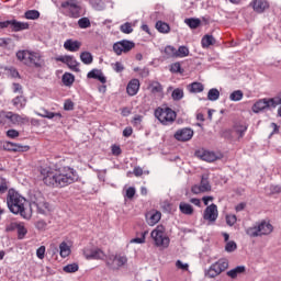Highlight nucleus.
Wrapping results in <instances>:
<instances>
[{"label":"nucleus","instance_id":"obj_1","mask_svg":"<svg viewBox=\"0 0 281 281\" xmlns=\"http://www.w3.org/2000/svg\"><path fill=\"white\" fill-rule=\"evenodd\" d=\"M41 177L45 186L49 188H67V186H71V183H76L78 180V173L69 167L61 169H54L52 167L42 168Z\"/></svg>","mask_w":281,"mask_h":281},{"label":"nucleus","instance_id":"obj_2","mask_svg":"<svg viewBox=\"0 0 281 281\" xmlns=\"http://www.w3.org/2000/svg\"><path fill=\"white\" fill-rule=\"evenodd\" d=\"M25 203H27V200L20 195L14 189L8 191L7 205L10 212H12V214H20L22 218L30 221L32 218V211L25 209Z\"/></svg>","mask_w":281,"mask_h":281},{"label":"nucleus","instance_id":"obj_3","mask_svg":"<svg viewBox=\"0 0 281 281\" xmlns=\"http://www.w3.org/2000/svg\"><path fill=\"white\" fill-rule=\"evenodd\" d=\"M16 58L29 67H35L36 69L45 67V59H43V54H41V52L19 50L16 53Z\"/></svg>","mask_w":281,"mask_h":281},{"label":"nucleus","instance_id":"obj_4","mask_svg":"<svg viewBox=\"0 0 281 281\" xmlns=\"http://www.w3.org/2000/svg\"><path fill=\"white\" fill-rule=\"evenodd\" d=\"M273 232V225L267 221L256 223L254 226L246 228V234L249 238H260L269 236Z\"/></svg>","mask_w":281,"mask_h":281},{"label":"nucleus","instance_id":"obj_5","mask_svg":"<svg viewBox=\"0 0 281 281\" xmlns=\"http://www.w3.org/2000/svg\"><path fill=\"white\" fill-rule=\"evenodd\" d=\"M156 247L168 249L170 246V237L166 235V227L158 225L150 234Z\"/></svg>","mask_w":281,"mask_h":281},{"label":"nucleus","instance_id":"obj_6","mask_svg":"<svg viewBox=\"0 0 281 281\" xmlns=\"http://www.w3.org/2000/svg\"><path fill=\"white\" fill-rule=\"evenodd\" d=\"M155 117H157V120H159L161 124H164L165 126H168L172 124L175 120H177V113L172 111V109L170 108H166V109L158 108L155 111Z\"/></svg>","mask_w":281,"mask_h":281},{"label":"nucleus","instance_id":"obj_7","mask_svg":"<svg viewBox=\"0 0 281 281\" xmlns=\"http://www.w3.org/2000/svg\"><path fill=\"white\" fill-rule=\"evenodd\" d=\"M63 10L66 11L67 16L70 19H79L82 7L78 0H66L61 2Z\"/></svg>","mask_w":281,"mask_h":281},{"label":"nucleus","instance_id":"obj_8","mask_svg":"<svg viewBox=\"0 0 281 281\" xmlns=\"http://www.w3.org/2000/svg\"><path fill=\"white\" fill-rule=\"evenodd\" d=\"M125 265H128V257H126V255L116 254L110 256L106 259V266L113 271H119V269H123Z\"/></svg>","mask_w":281,"mask_h":281},{"label":"nucleus","instance_id":"obj_9","mask_svg":"<svg viewBox=\"0 0 281 281\" xmlns=\"http://www.w3.org/2000/svg\"><path fill=\"white\" fill-rule=\"evenodd\" d=\"M212 184L210 183V176L203 175L200 184H194L191 188L193 194H203L204 192H211Z\"/></svg>","mask_w":281,"mask_h":281},{"label":"nucleus","instance_id":"obj_10","mask_svg":"<svg viewBox=\"0 0 281 281\" xmlns=\"http://www.w3.org/2000/svg\"><path fill=\"white\" fill-rule=\"evenodd\" d=\"M133 47H135V43L128 40H123L114 43L113 52L116 54V56H122V54H128Z\"/></svg>","mask_w":281,"mask_h":281},{"label":"nucleus","instance_id":"obj_11","mask_svg":"<svg viewBox=\"0 0 281 281\" xmlns=\"http://www.w3.org/2000/svg\"><path fill=\"white\" fill-rule=\"evenodd\" d=\"M83 256L87 260H104V251L100 248H85Z\"/></svg>","mask_w":281,"mask_h":281},{"label":"nucleus","instance_id":"obj_12","mask_svg":"<svg viewBox=\"0 0 281 281\" xmlns=\"http://www.w3.org/2000/svg\"><path fill=\"white\" fill-rule=\"evenodd\" d=\"M173 137L177 142H190L194 137V131L190 127H183L178 130Z\"/></svg>","mask_w":281,"mask_h":281},{"label":"nucleus","instance_id":"obj_13","mask_svg":"<svg viewBox=\"0 0 281 281\" xmlns=\"http://www.w3.org/2000/svg\"><path fill=\"white\" fill-rule=\"evenodd\" d=\"M204 221H209V223H216V218H218V206L216 204L209 205L203 213Z\"/></svg>","mask_w":281,"mask_h":281},{"label":"nucleus","instance_id":"obj_14","mask_svg":"<svg viewBox=\"0 0 281 281\" xmlns=\"http://www.w3.org/2000/svg\"><path fill=\"white\" fill-rule=\"evenodd\" d=\"M7 122L16 126L19 124H26V122H30V120L25 115H20L14 112H7Z\"/></svg>","mask_w":281,"mask_h":281},{"label":"nucleus","instance_id":"obj_15","mask_svg":"<svg viewBox=\"0 0 281 281\" xmlns=\"http://www.w3.org/2000/svg\"><path fill=\"white\" fill-rule=\"evenodd\" d=\"M57 60L67 65L72 71H80V63H78L74 56H61L58 57Z\"/></svg>","mask_w":281,"mask_h":281},{"label":"nucleus","instance_id":"obj_16","mask_svg":"<svg viewBox=\"0 0 281 281\" xmlns=\"http://www.w3.org/2000/svg\"><path fill=\"white\" fill-rule=\"evenodd\" d=\"M145 218H146L147 224L153 227V226L157 225V223L159 221H161V212L155 211V210L149 211L146 213Z\"/></svg>","mask_w":281,"mask_h":281},{"label":"nucleus","instance_id":"obj_17","mask_svg":"<svg viewBox=\"0 0 281 281\" xmlns=\"http://www.w3.org/2000/svg\"><path fill=\"white\" fill-rule=\"evenodd\" d=\"M252 10L258 14H262L265 10H269V2L267 0H252L250 2Z\"/></svg>","mask_w":281,"mask_h":281},{"label":"nucleus","instance_id":"obj_18","mask_svg":"<svg viewBox=\"0 0 281 281\" xmlns=\"http://www.w3.org/2000/svg\"><path fill=\"white\" fill-rule=\"evenodd\" d=\"M8 27H11L13 32H21L22 30H29L30 24L26 22H19L16 20H7Z\"/></svg>","mask_w":281,"mask_h":281},{"label":"nucleus","instance_id":"obj_19","mask_svg":"<svg viewBox=\"0 0 281 281\" xmlns=\"http://www.w3.org/2000/svg\"><path fill=\"white\" fill-rule=\"evenodd\" d=\"M3 148L4 150H9L11 153H25V150H30L29 146H22L14 143H5Z\"/></svg>","mask_w":281,"mask_h":281},{"label":"nucleus","instance_id":"obj_20","mask_svg":"<svg viewBox=\"0 0 281 281\" xmlns=\"http://www.w3.org/2000/svg\"><path fill=\"white\" fill-rule=\"evenodd\" d=\"M139 79H132L126 87V91L130 95H137V93L139 92Z\"/></svg>","mask_w":281,"mask_h":281},{"label":"nucleus","instance_id":"obj_21","mask_svg":"<svg viewBox=\"0 0 281 281\" xmlns=\"http://www.w3.org/2000/svg\"><path fill=\"white\" fill-rule=\"evenodd\" d=\"M87 78L92 80H100L102 85H106V77H104V74H102V70L100 69H92L88 72Z\"/></svg>","mask_w":281,"mask_h":281},{"label":"nucleus","instance_id":"obj_22","mask_svg":"<svg viewBox=\"0 0 281 281\" xmlns=\"http://www.w3.org/2000/svg\"><path fill=\"white\" fill-rule=\"evenodd\" d=\"M34 205L37 209L38 214H47L49 212V203H47L43 198L36 200Z\"/></svg>","mask_w":281,"mask_h":281},{"label":"nucleus","instance_id":"obj_23","mask_svg":"<svg viewBox=\"0 0 281 281\" xmlns=\"http://www.w3.org/2000/svg\"><path fill=\"white\" fill-rule=\"evenodd\" d=\"M81 45L82 43H80L79 41L67 40L64 43V48L67 49V52H78Z\"/></svg>","mask_w":281,"mask_h":281},{"label":"nucleus","instance_id":"obj_24","mask_svg":"<svg viewBox=\"0 0 281 281\" xmlns=\"http://www.w3.org/2000/svg\"><path fill=\"white\" fill-rule=\"evenodd\" d=\"M245 271H247V267L237 266L236 268L227 271L226 276H228V278H232V280H236V278H238V276H243V273H245Z\"/></svg>","mask_w":281,"mask_h":281},{"label":"nucleus","instance_id":"obj_25","mask_svg":"<svg viewBox=\"0 0 281 281\" xmlns=\"http://www.w3.org/2000/svg\"><path fill=\"white\" fill-rule=\"evenodd\" d=\"M265 109H269V103L267 102V99L258 100L252 105V113H260L261 111H265Z\"/></svg>","mask_w":281,"mask_h":281},{"label":"nucleus","instance_id":"obj_26","mask_svg":"<svg viewBox=\"0 0 281 281\" xmlns=\"http://www.w3.org/2000/svg\"><path fill=\"white\" fill-rule=\"evenodd\" d=\"M179 210L181 214H184L186 216H192V214H194V207L186 202H180Z\"/></svg>","mask_w":281,"mask_h":281},{"label":"nucleus","instance_id":"obj_27","mask_svg":"<svg viewBox=\"0 0 281 281\" xmlns=\"http://www.w3.org/2000/svg\"><path fill=\"white\" fill-rule=\"evenodd\" d=\"M221 270L214 262L213 265L210 266V268L204 272V276L206 278H217V276H221Z\"/></svg>","mask_w":281,"mask_h":281},{"label":"nucleus","instance_id":"obj_28","mask_svg":"<svg viewBox=\"0 0 281 281\" xmlns=\"http://www.w3.org/2000/svg\"><path fill=\"white\" fill-rule=\"evenodd\" d=\"M12 104H13V106H15V109L21 111V109H25V104H27V100H25V97H23V95L15 97L12 100Z\"/></svg>","mask_w":281,"mask_h":281},{"label":"nucleus","instance_id":"obj_29","mask_svg":"<svg viewBox=\"0 0 281 281\" xmlns=\"http://www.w3.org/2000/svg\"><path fill=\"white\" fill-rule=\"evenodd\" d=\"M201 159L203 161H209L210 164L212 161H216V159H218L217 155L214 151H203L201 155Z\"/></svg>","mask_w":281,"mask_h":281},{"label":"nucleus","instance_id":"obj_30","mask_svg":"<svg viewBox=\"0 0 281 281\" xmlns=\"http://www.w3.org/2000/svg\"><path fill=\"white\" fill-rule=\"evenodd\" d=\"M71 254V248L69 247V245H67L66 241H63L59 245V255L61 258H67L69 255Z\"/></svg>","mask_w":281,"mask_h":281},{"label":"nucleus","instance_id":"obj_31","mask_svg":"<svg viewBox=\"0 0 281 281\" xmlns=\"http://www.w3.org/2000/svg\"><path fill=\"white\" fill-rule=\"evenodd\" d=\"M203 89H204V87H203V83H201V82H193L188 86V91L190 93H201V92H203Z\"/></svg>","mask_w":281,"mask_h":281},{"label":"nucleus","instance_id":"obj_32","mask_svg":"<svg viewBox=\"0 0 281 281\" xmlns=\"http://www.w3.org/2000/svg\"><path fill=\"white\" fill-rule=\"evenodd\" d=\"M148 89L151 93H161V91H164V87L161 83H159V81H150Z\"/></svg>","mask_w":281,"mask_h":281},{"label":"nucleus","instance_id":"obj_33","mask_svg":"<svg viewBox=\"0 0 281 281\" xmlns=\"http://www.w3.org/2000/svg\"><path fill=\"white\" fill-rule=\"evenodd\" d=\"M216 43V40L212 35H204L201 41V45L204 49L210 47V45H214Z\"/></svg>","mask_w":281,"mask_h":281},{"label":"nucleus","instance_id":"obj_34","mask_svg":"<svg viewBox=\"0 0 281 281\" xmlns=\"http://www.w3.org/2000/svg\"><path fill=\"white\" fill-rule=\"evenodd\" d=\"M156 30L160 32V34H168L170 32V25L164 21L156 22Z\"/></svg>","mask_w":281,"mask_h":281},{"label":"nucleus","instance_id":"obj_35","mask_svg":"<svg viewBox=\"0 0 281 281\" xmlns=\"http://www.w3.org/2000/svg\"><path fill=\"white\" fill-rule=\"evenodd\" d=\"M217 269L223 273V271H227L229 269V260L226 258H222L215 262Z\"/></svg>","mask_w":281,"mask_h":281},{"label":"nucleus","instance_id":"obj_36","mask_svg":"<svg viewBox=\"0 0 281 281\" xmlns=\"http://www.w3.org/2000/svg\"><path fill=\"white\" fill-rule=\"evenodd\" d=\"M80 60L83 65H91L93 63V55L90 52H82L80 54Z\"/></svg>","mask_w":281,"mask_h":281},{"label":"nucleus","instance_id":"obj_37","mask_svg":"<svg viewBox=\"0 0 281 281\" xmlns=\"http://www.w3.org/2000/svg\"><path fill=\"white\" fill-rule=\"evenodd\" d=\"M218 98H221V91H218V89L212 88L209 90L207 100H210L211 102H216Z\"/></svg>","mask_w":281,"mask_h":281},{"label":"nucleus","instance_id":"obj_38","mask_svg":"<svg viewBox=\"0 0 281 281\" xmlns=\"http://www.w3.org/2000/svg\"><path fill=\"white\" fill-rule=\"evenodd\" d=\"M16 232H18V238L20 240H23V238H25V235L27 234V228H25V224L20 222L16 228Z\"/></svg>","mask_w":281,"mask_h":281},{"label":"nucleus","instance_id":"obj_39","mask_svg":"<svg viewBox=\"0 0 281 281\" xmlns=\"http://www.w3.org/2000/svg\"><path fill=\"white\" fill-rule=\"evenodd\" d=\"M75 80H76V78L74 77V75H71L69 72H65L63 75V82L66 87H71V85H74Z\"/></svg>","mask_w":281,"mask_h":281},{"label":"nucleus","instance_id":"obj_40","mask_svg":"<svg viewBox=\"0 0 281 281\" xmlns=\"http://www.w3.org/2000/svg\"><path fill=\"white\" fill-rule=\"evenodd\" d=\"M184 23L188 24L189 27H191V30H196V27H199V25H201V20L200 19L190 18V19H186Z\"/></svg>","mask_w":281,"mask_h":281},{"label":"nucleus","instance_id":"obj_41","mask_svg":"<svg viewBox=\"0 0 281 281\" xmlns=\"http://www.w3.org/2000/svg\"><path fill=\"white\" fill-rule=\"evenodd\" d=\"M25 19H29L30 21H36L41 16V12L36 10H29L24 13Z\"/></svg>","mask_w":281,"mask_h":281},{"label":"nucleus","instance_id":"obj_42","mask_svg":"<svg viewBox=\"0 0 281 281\" xmlns=\"http://www.w3.org/2000/svg\"><path fill=\"white\" fill-rule=\"evenodd\" d=\"M190 55V49L187 46H180L177 50L176 58H186Z\"/></svg>","mask_w":281,"mask_h":281},{"label":"nucleus","instance_id":"obj_43","mask_svg":"<svg viewBox=\"0 0 281 281\" xmlns=\"http://www.w3.org/2000/svg\"><path fill=\"white\" fill-rule=\"evenodd\" d=\"M243 95L244 93L240 90H235L231 93L229 100H232V102H240V100H243Z\"/></svg>","mask_w":281,"mask_h":281},{"label":"nucleus","instance_id":"obj_44","mask_svg":"<svg viewBox=\"0 0 281 281\" xmlns=\"http://www.w3.org/2000/svg\"><path fill=\"white\" fill-rule=\"evenodd\" d=\"M165 54L167 56V58H177V48H175L173 46H166L165 47Z\"/></svg>","mask_w":281,"mask_h":281},{"label":"nucleus","instance_id":"obj_45","mask_svg":"<svg viewBox=\"0 0 281 281\" xmlns=\"http://www.w3.org/2000/svg\"><path fill=\"white\" fill-rule=\"evenodd\" d=\"M171 98L176 101L183 100V89L176 88L171 93Z\"/></svg>","mask_w":281,"mask_h":281},{"label":"nucleus","instance_id":"obj_46","mask_svg":"<svg viewBox=\"0 0 281 281\" xmlns=\"http://www.w3.org/2000/svg\"><path fill=\"white\" fill-rule=\"evenodd\" d=\"M78 25L81 30H87V27H91V21L89 18H81L78 20Z\"/></svg>","mask_w":281,"mask_h":281},{"label":"nucleus","instance_id":"obj_47","mask_svg":"<svg viewBox=\"0 0 281 281\" xmlns=\"http://www.w3.org/2000/svg\"><path fill=\"white\" fill-rule=\"evenodd\" d=\"M120 30L123 34H133V24H131V22H126L121 25Z\"/></svg>","mask_w":281,"mask_h":281},{"label":"nucleus","instance_id":"obj_48","mask_svg":"<svg viewBox=\"0 0 281 281\" xmlns=\"http://www.w3.org/2000/svg\"><path fill=\"white\" fill-rule=\"evenodd\" d=\"M236 249H238V245H236V241L229 240L226 243L225 251H227V254H232L233 251H236Z\"/></svg>","mask_w":281,"mask_h":281},{"label":"nucleus","instance_id":"obj_49","mask_svg":"<svg viewBox=\"0 0 281 281\" xmlns=\"http://www.w3.org/2000/svg\"><path fill=\"white\" fill-rule=\"evenodd\" d=\"M78 269H79L78 263H70L64 267L65 273H76Z\"/></svg>","mask_w":281,"mask_h":281},{"label":"nucleus","instance_id":"obj_50","mask_svg":"<svg viewBox=\"0 0 281 281\" xmlns=\"http://www.w3.org/2000/svg\"><path fill=\"white\" fill-rule=\"evenodd\" d=\"M148 235V231L142 233V237H136L131 240V243H136L137 245H144L146 243V236Z\"/></svg>","mask_w":281,"mask_h":281},{"label":"nucleus","instance_id":"obj_51","mask_svg":"<svg viewBox=\"0 0 281 281\" xmlns=\"http://www.w3.org/2000/svg\"><path fill=\"white\" fill-rule=\"evenodd\" d=\"M20 223L21 222H11V223L7 224L5 232H15V229H18Z\"/></svg>","mask_w":281,"mask_h":281},{"label":"nucleus","instance_id":"obj_52","mask_svg":"<svg viewBox=\"0 0 281 281\" xmlns=\"http://www.w3.org/2000/svg\"><path fill=\"white\" fill-rule=\"evenodd\" d=\"M112 69H114V71H116V74H122V71H124V65L120 61H116V63L112 64Z\"/></svg>","mask_w":281,"mask_h":281},{"label":"nucleus","instance_id":"obj_53","mask_svg":"<svg viewBox=\"0 0 281 281\" xmlns=\"http://www.w3.org/2000/svg\"><path fill=\"white\" fill-rule=\"evenodd\" d=\"M8 191V181L5 178H0V194Z\"/></svg>","mask_w":281,"mask_h":281},{"label":"nucleus","instance_id":"obj_54","mask_svg":"<svg viewBox=\"0 0 281 281\" xmlns=\"http://www.w3.org/2000/svg\"><path fill=\"white\" fill-rule=\"evenodd\" d=\"M177 269H181V271H188L190 269V266L188 263H183L181 260L176 261Z\"/></svg>","mask_w":281,"mask_h":281},{"label":"nucleus","instance_id":"obj_55","mask_svg":"<svg viewBox=\"0 0 281 281\" xmlns=\"http://www.w3.org/2000/svg\"><path fill=\"white\" fill-rule=\"evenodd\" d=\"M226 223L227 225H229V227H233V225H236V215H227Z\"/></svg>","mask_w":281,"mask_h":281},{"label":"nucleus","instance_id":"obj_56","mask_svg":"<svg viewBox=\"0 0 281 281\" xmlns=\"http://www.w3.org/2000/svg\"><path fill=\"white\" fill-rule=\"evenodd\" d=\"M36 256L40 260H43V258H45V246H41L40 248H37Z\"/></svg>","mask_w":281,"mask_h":281},{"label":"nucleus","instance_id":"obj_57","mask_svg":"<svg viewBox=\"0 0 281 281\" xmlns=\"http://www.w3.org/2000/svg\"><path fill=\"white\" fill-rule=\"evenodd\" d=\"M0 124H8V112L0 111Z\"/></svg>","mask_w":281,"mask_h":281},{"label":"nucleus","instance_id":"obj_58","mask_svg":"<svg viewBox=\"0 0 281 281\" xmlns=\"http://www.w3.org/2000/svg\"><path fill=\"white\" fill-rule=\"evenodd\" d=\"M111 150L112 155H114L115 157L122 155V148H120V146L117 145H112Z\"/></svg>","mask_w":281,"mask_h":281},{"label":"nucleus","instance_id":"obj_59","mask_svg":"<svg viewBox=\"0 0 281 281\" xmlns=\"http://www.w3.org/2000/svg\"><path fill=\"white\" fill-rule=\"evenodd\" d=\"M171 71L173 74H181V64L175 63L171 65Z\"/></svg>","mask_w":281,"mask_h":281},{"label":"nucleus","instance_id":"obj_60","mask_svg":"<svg viewBox=\"0 0 281 281\" xmlns=\"http://www.w3.org/2000/svg\"><path fill=\"white\" fill-rule=\"evenodd\" d=\"M64 110L65 111H74V103L71 100H66L64 103Z\"/></svg>","mask_w":281,"mask_h":281},{"label":"nucleus","instance_id":"obj_61","mask_svg":"<svg viewBox=\"0 0 281 281\" xmlns=\"http://www.w3.org/2000/svg\"><path fill=\"white\" fill-rule=\"evenodd\" d=\"M8 137H11V139H14L15 137H19V131L16 130H9L7 132Z\"/></svg>","mask_w":281,"mask_h":281},{"label":"nucleus","instance_id":"obj_62","mask_svg":"<svg viewBox=\"0 0 281 281\" xmlns=\"http://www.w3.org/2000/svg\"><path fill=\"white\" fill-rule=\"evenodd\" d=\"M35 227L37 229H45L47 227V223L43 220L36 222Z\"/></svg>","mask_w":281,"mask_h":281},{"label":"nucleus","instance_id":"obj_63","mask_svg":"<svg viewBox=\"0 0 281 281\" xmlns=\"http://www.w3.org/2000/svg\"><path fill=\"white\" fill-rule=\"evenodd\" d=\"M133 196H135V188L130 187V188L126 190V198H127V199H133Z\"/></svg>","mask_w":281,"mask_h":281},{"label":"nucleus","instance_id":"obj_64","mask_svg":"<svg viewBox=\"0 0 281 281\" xmlns=\"http://www.w3.org/2000/svg\"><path fill=\"white\" fill-rule=\"evenodd\" d=\"M270 191H271V194H280L281 187L280 186H271Z\"/></svg>","mask_w":281,"mask_h":281}]
</instances>
